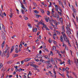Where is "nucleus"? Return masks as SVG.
I'll return each instance as SVG.
<instances>
[{"mask_svg": "<svg viewBox=\"0 0 78 78\" xmlns=\"http://www.w3.org/2000/svg\"><path fill=\"white\" fill-rule=\"evenodd\" d=\"M7 53V50H6L5 51H4L2 55V57H5L6 56Z\"/></svg>", "mask_w": 78, "mask_h": 78, "instance_id": "1", "label": "nucleus"}, {"mask_svg": "<svg viewBox=\"0 0 78 78\" xmlns=\"http://www.w3.org/2000/svg\"><path fill=\"white\" fill-rule=\"evenodd\" d=\"M71 31H72V30H70V31L68 30V31L66 32V33L67 34L68 36H69V37H70V34H71Z\"/></svg>", "mask_w": 78, "mask_h": 78, "instance_id": "2", "label": "nucleus"}, {"mask_svg": "<svg viewBox=\"0 0 78 78\" xmlns=\"http://www.w3.org/2000/svg\"><path fill=\"white\" fill-rule=\"evenodd\" d=\"M63 38L64 39V42H67V41L69 40V39L67 38V36H64Z\"/></svg>", "mask_w": 78, "mask_h": 78, "instance_id": "3", "label": "nucleus"}, {"mask_svg": "<svg viewBox=\"0 0 78 78\" xmlns=\"http://www.w3.org/2000/svg\"><path fill=\"white\" fill-rule=\"evenodd\" d=\"M16 49H15V52L17 53L19 52V50H18V45H16Z\"/></svg>", "mask_w": 78, "mask_h": 78, "instance_id": "4", "label": "nucleus"}, {"mask_svg": "<svg viewBox=\"0 0 78 78\" xmlns=\"http://www.w3.org/2000/svg\"><path fill=\"white\" fill-rule=\"evenodd\" d=\"M51 61L52 64H55V61L53 60V58H51Z\"/></svg>", "mask_w": 78, "mask_h": 78, "instance_id": "5", "label": "nucleus"}, {"mask_svg": "<svg viewBox=\"0 0 78 78\" xmlns=\"http://www.w3.org/2000/svg\"><path fill=\"white\" fill-rule=\"evenodd\" d=\"M37 57H38V58H42V55L38 54V55H37Z\"/></svg>", "mask_w": 78, "mask_h": 78, "instance_id": "6", "label": "nucleus"}, {"mask_svg": "<svg viewBox=\"0 0 78 78\" xmlns=\"http://www.w3.org/2000/svg\"><path fill=\"white\" fill-rule=\"evenodd\" d=\"M30 60V58H27L23 60L24 62H27V61H29Z\"/></svg>", "mask_w": 78, "mask_h": 78, "instance_id": "7", "label": "nucleus"}, {"mask_svg": "<svg viewBox=\"0 0 78 78\" xmlns=\"http://www.w3.org/2000/svg\"><path fill=\"white\" fill-rule=\"evenodd\" d=\"M2 29L3 31H4V32H6V30H5V27L4 26V25L2 24Z\"/></svg>", "mask_w": 78, "mask_h": 78, "instance_id": "8", "label": "nucleus"}, {"mask_svg": "<svg viewBox=\"0 0 78 78\" xmlns=\"http://www.w3.org/2000/svg\"><path fill=\"white\" fill-rule=\"evenodd\" d=\"M18 56H19V55H18V54H13L12 55V57H13V58H16V57H17Z\"/></svg>", "mask_w": 78, "mask_h": 78, "instance_id": "9", "label": "nucleus"}, {"mask_svg": "<svg viewBox=\"0 0 78 78\" xmlns=\"http://www.w3.org/2000/svg\"><path fill=\"white\" fill-rule=\"evenodd\" d=\"M66 28L67 30L68 31H70V28H69V26L67 25Z\"/></svg>", "mask_w": 78, "mask_h": 78, "instance_id": "10", "label": "nucleus"}, {"mask_svg": "<svg viewBox=\"0 0 78 78\" xmlns=\"http://www.w3.org/2000/svg\"><path fill=\"white\" fill-rule=\"evenodd\" d=\"M55 9L56 11H58V5H55Z\"/></svg>", "mask_w": 78, "mask_h": 78, "instance_id": "11", "label": "nucleus"}, {"mask_svg": "<svg viewBox=\"0 0 78 78\" xmlns=\"http://www.w3.org/2000/svg\"><path fill=\"white\" fill-rule=\"evenodd\" d=\"M60 40L62 42H63V39H62V36H61L60 37Z\"/></svg>", "mask_w": 78, "mask_h": 78, "instance_id": "12", "label": "nucleus"}, {"mask_svg": "<svg viewBox=\"0 0 78 78\" xmlns=\"http://www.w3.org/2000/svg\"><path fill=\"white\" fill-rule=\"evenodd\" d=\"M65 32H62V34H63V37H64V36H66V34H65L64 33Z\"/></svg>", "mask_w": 78, "mask_h": 78, "instance_id": "13", "label": "nucleus"}, {"mask_svg": "<svg viewBox=\"0 0 78 78\" xmlns=\"http://www.w3.org/2000/svg\"><path fill=\"white\" fill-rule=\"evenodd\" d=\"M37 29L36 28L35 29H33V32H36L37 31Z\"/></svg>", "mask_w": 78, "mask_h": 78, "instance_id": "14", "label": "nucleus"}, {"mask_svg": "<svg viewBox=\"0 0 78 78\" xmlns=\"http://www.w3.org/2000/svg\"><path fill=\"white\" fill-rule=\"evenodd\" d=\"M33 67L36 69H37V68H38V66L36 65H34Z\"/></svg>", "mask_w": 78, "mask_h": 78, "instance_id": "15", "label": "nucleus"}, {"mask_svg": "<svg viewBox=\"0 0 78 78\" xmlns=\"http://www.w3.org/2000/svg\"><path fill=\"white\" fill-rule=\"evenodd\" d=\"M21 11L22 12V13L23 14H25V11H24V10H23V9H21Z\"/></svg>", "mask_w": 78, "mask_h": 78, "instance_id": "16", "label": "nucleus"}, {"mask_svg": "<svg viewBox=\"0 0 78 78\" xmlns=\"http://www.w3.org/2000/svg\"><path fill=\"white\" fill-rule=\"evenodd\" d=\"M62 31L63 32H65V30H64V26H62Z\"/></svg>", "mask_w": 78, "mask_h": 78, "instance_id": "17", "label": "nucleus"}, {"mask_svg": "<svg viewBox=\"0 0 78 78\" xmlns=\"http://www.w3.org/2000/svg\"><path fill=\"white\" fill-rule=\"evenodd\" d=\"M3 67V64L2 63H0V69Z\"/></svg>", "mask_w": 78, "mask_h": 78, "instance_id": "18", "label": "nucleus"}, {"mask_svg": "<svg viewBox=\"0 0 78 78\" xmlns=\"http://www.w3.org/2000/svg\"><path fill=\"white\" fill-rule=\"evenodd\" d=\"M56 50V47L55 46H53V49H52V50Z\"/></svg>", "mask_w": 78, "mask_h": 78, "instance_id": "19", "label": "nucleus"}, {"mask_svg": "<svg viewBox=\"0 0 78 78\" xmlns=\"http://www.w3.org/2000/svg\"><path fill=\"white\" fill-rule=\"evenodd\" d=\"M45 19V20H46V22H48V20H49V17H48V18L46 19Z\"/></svg>", "mask_w": 78, "mask_h": 78, "instance_id": "20", "label": "nucleus"}, {"mask_svg": "<svg viewBox=\"0 0 78 78\" xmlns=\"http://www.w3.org/2000/svg\"><path fill=\"white\" fill-rule=\"evenodd\" d=\"M27 25L29 27L31 28V24L30 23H28L27 24Z\"/></svg>", "mask_w": 78, "mask_h": 78, "instance_id": "21", "label": "nucleus"}, {"mask_svg": "<svg viewBox=\"0 0 78 78\" xmlns=\"http://www.w3.org/2000/svg\"><path fill=\"white\" fill-rule=\"evenodd\" d=\"M49 62H50V61H47V62H46L45 63L47 64H50Z\"/></svg>", "mask_w": 78, "mask_h": 78, "instance_id": "22", "label": "nucleus"}, {"mask_svg": "<svg viewBox=\"0 0 78 78\" xmlns=\"http://www.w3.org/2000/svg\"><path fill=\"white\" fill-rule=\"evenodd\" d=\"M24 17L25 20H28V18L27 17V16H24Z\"/></svg>", "mask_w": 78, "mask_h": 78, "instance_id": "23", "label": "nucleus"}, {"mask_svg": "<svg viewBox=\"0 0 78 78\" xmlns=\"http://www.w3.org/2000/svg\"><path fill=\"white\" fill-rule=\"evenodd\" d=\"M42 25H43V27L44 28H46L47 27V26L46 25H45L44 23H42Z\"/></svg>", "mask_w": 78, "mask_h": 78, "instance_id": "24", "label": "nucleus"}, {"mask_svg": "<svg viewBox=\"0 0 78 78\" xmlns=\"http://www.w3.org/2000/svg\"><path fill=\"white\" fill-rule=\"evenodd\" d=\"M34 12H35V13H36V14H38L39 13V12H37V11L36 10H35L34 11Z\"/></svg>", "mask_w": 78, "mask_h": 78, "instance_id": "25", "label": "nucleus"}, {"mask_svg": "<svg viewBox=\"0 0 78 78\" xmlns=\"http://www.w3.org/2000/svg\"><path fill=\"white\" fill-rule=\"evenodd\" d=\"M19 47L21 48H22V44H20Z\"/></svg>", "mask_w": 78, "mask_h": 78, "instance_id": "26", "label": "nucleus"}, {"mask_svg": "<svg viewBox=\"0 0 78 78\" xmlns=\"http://www.w3.org/2000/svg\"><path fill=\"white\" fill-rule=\"evenodd\" d=\"M52 22H54L55 23H57V21L56 20H52Z\"/></svg>", "mask_w": 78, "mask_h": 78, "instance_id": "27", "label": "nucleus"}, {"mask_svg": "<svg viewBox=\"0 0 78 78\" xmlns=\"http://www.w3.org/2000/svg\"><path fill=\"white\" fill-rule=\"evenodd\" d=\"M68 62H69V65H71V63H70V59H69L68 61Z\"/></svg>", "mask_w": 78, "mask_h": 78, "instance_id": "28", "label": "nucleus"}, {"mask_svg": "<svg viewBox=\"0 0 78 78\" xmlns=\"http://www.w3.org/2000/svg\"><path fill=\"white\" fill-rule=\"evenodd\" d=\"M0 16H1V17L2 18H3L4 17V16H3V13H2L1 14V13L0 14Z\"/></svg>", "mask_w": 78, "mask_h": 78, "instance_id": "29", "label": "nucleus"}, {"mask_svg": "<svg viewBox=\"0 0 78 78\" xmlns=\"http://www.w3.org/2000/svg\"><path fill=\"white\" fill-rule=\"evenodd\" d=\"M22 4V6H21V7L23 8V9H24V8H25V6L22 5V4Z\"/></svg>", "mask_w": 78, "mask_h": 78, "instance_id": "30", "label": "nucleus"}, {"mask_svg": "<svg viewBox=\"0 0 78 78\" xmlns=\"http://www.w3.org/2000/svg\"><path fill=\"white\" fill-rule=\"evenodd\" d=\"M12 14H13V13H11L10 14V17L11 18H12Z\"/></svg>", "mask_w": 78, "mask_h": 78, "instance_id": "31", "label": "nucleus"}, {"mask_svg": "<svg viewBox=\"0 0 78 78\" xmlns=\"http://www.w3.org/2000/svg\"><path fill=\"white\" fill-rule=\"evenodd\" d=\"M36 17H37V18L38 17H41V16H40L38 15H36Z\"/></svg>", "mask_w": 78, "mask_h": 78, "instance_id": "32", "label": "nucleus"}, {"mask_svg": "<svg viewBox=\"0 0 78 78\" xmlns=\"http://www.w3.org/2000/svg\"><path fill=\"white\" fill-rule=\"evenodd\" d=\"M66 73H67V74H66L67 76H68V78H69V74H68V73H69V72Z\"/></svg>", "mask_w": 78, "mask_h": 78, "instance_id": "33", "label": "nucleus"}, {"mask_svg": "<svg viewBox=\"0 0 78 78\" xmlns=\"http://www.w3.org/2000/svg\"><path fill=\"white\" fill-rule=\"evenodd\" d=\"M53 17H55V18H56V14H54L53 15H52Z\"/></svg>", "mask_w": 78, "mask_h": 78, "instance_id": "34", "label": "nucleus"}, {"mask_svg": "<svg viewBox=\"0 0 78 78\" xmlns=\"http://www.w3.org/2000/svg\"><path fill=\"white\" fill-rule=\"evenodd\" d=\"M50 65H49V67H50V68H51V69L52 68V65H51V64H49Z\"/></svg>", "mask_w": 78, "mask_h": 78, "instance_id": "35", "label": "nucleus"}, {"mask_svg": "<svg viewBox=\"0 0 78 78\" xmlns=\"http://www.w3.org/2000/svg\"><path fill=\"white\" fill-rule=\"evenodd\" d=\"M50 55H51V56H53V53L52 52V51H51L50 52Z\"/></svg>", "mask_w": 78, "mask_h": 78, "instance_id": "36", "label": "nucleus"}, {"mask_svg": "<svg viewBox=\"0 0 78 78\" xmlns=\"http://www.w3.org/2000/svg\"><path fill=\"white\" fill-rule=\"evenodd\" d=\"M60 21L62 23V22H63L62 18V17L60 18Z\"/></svg>", "mask_w": 78, "mask_h": 78, "instance_id": "37", "label": "nucleus"}, {"mask_svg": "<svg viewBox=\"0 0 78 78\" xmlns=\"http://www.w3.org/2000/svg\"><path fill=\"white\" fill-rule=\"evenodd\" d=\"M23 9L24 10L25 12H27V9H26V8Z\"/></svg>", "mask_w": 78, "mask_h": 78, "instance_id": "38", "label": "nucleus"}, {"mask_svg": "<svg viewBox=\"0 0 78 78\" xmlns=\"http://www.w3.org/2000/svg\"><path fill=\"white\" fill-rule=\"evenodd\" d=\"M50 12L49 11H47V15H50Z\"/></svg>", "mask_w": 78, "mask_h": 78, "instance_id": "39", "label": "nucleus"}, {"mask_svg": "<svg viewBox=\"0 0 78 78\" xmlns=\"http://www.w3.org/2000/svg\"><path fill=\"white\" fill-rule=\"evenodd\" d=\"M50 4L48 6V7H50V6H51V2H50Z\"/></svg>", "mask_w": 78, "mask_h": 78, "instance_id": "40", "label": "nucleus"}, {"mask_svg": "<svg viewBox=\"0 0 78 78\" xmlns=\"http://www.w3.org/2000/svg\"><path fill=\"white\" fill-rule=\"evenodd\" d=\"M34 59L36 61H37V62H39V59H36V58H34Z\"/></svg>", "mask_w": 78, "mask_h": 78, "instance_id": "41", "label": "nucleus"}, {"mask_svg": "<svg viewBox=\"0 0 78 78\" xmlns=\"http://www.w3.org/2000/svg\"><path fill=\"white\" fill-rule=\"evenodd\" d=\"M53 73H54L55 75H56V72L55 71L54 69H53Z\"/></svg>", "mask_w": 78, "mask_h": 78, "instance_id": "42", "label": "nucleus"}, {"mask_svg": "<svg viewBox=\"0 0 78 78\" xmlns=\"http://www.w3.org/2000/svg\"><path fill=\"white\" fill-rule=\"evenodd\" d=\"M48 34L50 35V36H52V35H51V33L50 32H49L48 33Z\"/></svg>", "mask_w": 78, "mask_h": 78, "instance_id": "43", "label": "nucleus"}, {"mask_svg": "<svg viewBox=\"0 0 78 78\" xmlns=\"http://www.w3.org/2000/svg\"><path fill=\"white\" fill-rule=\"evenodd\" d=\"M16 11H17V12L18 14H19V10L17 9H16Z\"/></svg>", "mask_w": 78, "mask_h": 78, "instance_id": "44", "label": "nucleus"}, {"mask_svg": "<svg viewBox=\"0 0 78 78\" xmlns=\"http://www.w3.org/2000/svg\"><path fill=\"white\" fill-rule=\"evenodd\" d=\"M47 67V68L48 69H49V65H46Z\"/></svg>", "mask_w": 78, "mask_h": 78, "instance_id": "45", "label": "nucleus"}, {"mask_svg": "<svg viewBox=\"0 0 78 78\" xmlns=\"http://www.w3.org/2000/svg\"><path fill=\"white\" fill-rule=\"evenodd\" d=\"M45 58H46V59H48V56L47 55H45L44 56Z\"/></svg>", "mask_w": 78, "mask_h": 78, "instance_id": "46", "label": "nucleus"}, {"mask_svg": "<svg viewBox=\"0 0 78 78\" xmlns=\"http://www.w3.org/2000/svg\"><path fill=\"white\" fill-rule=\"evenodd\" d=\"M56 32H57L58 34H60V32H59V31H57Z\"/></svg>", "mask_w": 78, "mask_h": 78, "instance_id": "47", "label": "nucleus"}, {"mask_svg": "<svg viewBox=\"0 0 78 78\" xmlns=\"http://www.w3.org/2000/svg\"><path fill=\"white\" fill-rule=\"evenodd\" d=\"M54 9H53L52 10V12L53 14V13H54L55 11L54 10H53Z\"/></svg>", "mask_w": 78, "mask_h": 78, "instance_id": "48", "label": "nucleus"}, {"mask_svg": "<svg viewBox=\"0 0 78 78\" xmlns=\"http://www.w3.org/2000/svg\"><path fill=\"white\" fill-rule=\"evenodd\" d=\"M49 23H50L51 25L53 24V23L51 22V20H50Z\"/></svg>", "mask_w": 78, "mask_h": 78, "instance_id": "49", "label": "nucleus"}, {"mask_svg": "<svg viewBox=\"0 0 78 78\" xmlns=\"http://www.w3.org/2000/svg\"><path fill=\"white\" fill-rule=\"evenodd\" d=\"M67 42H68V43L69 45V46H71L70 45V43H69V40L67 41Z\"/></svg>", "mask_w": 78, "mask_h": 78, "instance_id": "50", "label": "nucleus"}, {"mask_svg": "<svg viewBox=\"0 0 78 78\" xmlns=\"http://www.w3.org/2000/svg\"><path fill=\"white\" fill-rule=\"evenodd\" d=\"M42 62L43 63H45L46 61L44 60H43Z\"/></svg>", "mask_w": 78, "mask_h": 78, "instance_id": "51", "label": "nucleus"}, {"mask_svg": "<svg viewBox=\"0 0 78 78\" xmlns=\"http://www.w3.org/2000/svg\"><path fill=\"white\" fill-rule=\"evenodd\" d=\"M14 47H15V46H14V45L12 47V48H11V49H13V50H14Z\"/></svg>", "mask_w": 78, "mask_h": 78, "instance_id": "52", "label": "nucleus"}, {"mask_svg": "<svg viewBox=\"0 0 78 78\" xmlns=\"http://www.w3.org/2000/svg\"><path fill=\"white\" fill-rule=\"evenodd\" d=\"M46 30H48V31H49V30H50V29H48V27H46Z\"/></svg>", "mask_w": 78, "mask_h": 78, "instance_id": "53", "label": "nucleus"}, {"mask_svg": "<svg viewBox=\"0 0 78 78\" xmlns=\"http://www.w3.org/2000/svg\"><path fill=\"white\" fill-rule=\"evenodd\" d=\"M43 45L44 46V48H45V47H46V46H45V44L44 43H43Z\"/></svg>", "mask_w": 78, "mask_h": 78, "instance_id": "54", "label": "nucleus"}, {"mask_svg": "<svg viewBox=\"0 0 78 78\" xmlns=\"http://www.w3.org/2000/svg\"><path fill=\"white\" fill-rule=\"evenodd\" d=\"M49 43H51V40L49 39L48 40Z\"/></svg>", "mask_w": 78, "mask_h": 78, "instance_id": "55", "label": "nucleus"}, {"mask_svg": "<svg viewBox=\"0 0 78 78\" xmlns=\"http://www.w3.org/2000/svg\"><path fill=\"white\" fill-rule=\"evenodd\" d=\"M3 77H4V74H2V76L1 78H3Z\"/></svg>", "mask_w": 78, "mask_h": 78, "instance_id": "56", "label": "nucleus"}, {"mask_svg": "<svg viewBox=\"0 0 78 78\" xmlns=\"http://www.w3.org/2000/svg\"><path fill=\"white\" fill-rule=\"evenodd\" d=\"M38 23H39V24H41V25H42V23L41 22H38Z\"/></svg>", "mask_w": 78, "mask_h": 78, "instance_id": "57", "label": "nucleus"}, {"mask_svg": "<svg viewBox=\"0 0 78 78\" xmlns=\"http://www.w3.org/2000/svg\"><path fill=\"white\" fill-rule=\"evenodd\" d=\"M62 70H63V71L64 72V71H65L66 69H65L64 68H63L62 69Z\"/></svg>", "mask_w": 78, "mask_h": 78, "instance_id": "58", "label": "nucleus"}, {"mask_svg": "<svg viewBox=\"0 0 78 78\" xmlns=\"http://www.w3.org/2000/svg\"><path fill=\"white\" fill-rule=\"evenodd\" d=\"M2 39H4V40H5V36L2 37Z\"/></svg>", "mask_w": 78, "mask_h": 78, "instance_id": "59", "label": "nucleus"}, {"mask_svg": "<svg viewBox=\"0 0 78 78\" xmlns=\"http://www.w3.org/2000/svg\"><path fill=\"white\" fill-rule=\"evenodd\" d=\"M14 50V49H11V50L10 51V53H11L12 52V51Z\"/></svg>", "mask_w": 78, "mask_h": 78, "instance_id": "60", "label": "nucleus"}, {"mask_svg": "<svg viewBox=\"0 0 78 78\" xmlns=\"http://www.w3.org/2000/svg\"><path fill=\"white\" fill-rule=\"evenodd\" d=\"M44 50H46V51H48V49L47 48L44 49Z\"/></svg>", "mask_w": 78, "mask_h": 78, "instance_id": "61", "label": "nucleus"}, {"mask_svg": "<svg viewBox=\"0 0 78 78\" xmlns=\"http://www.w3.org/2000/svg\"><path fill=\"white\" fill-rule=\"evenodd\" d=\"M29 75H31V71H29V73H28V75H29Z\"/></svg>", "mask_w": 78, "mask_h": 78, "instance_id": "62", "label": "nucleus"}, {"mask_svg": "<svg viewBox=\"0 0 78 78\" xmlns=\"http://www.w3.org/2000/svg\"><path fill=\"white\" fill-rule=\"evenodd\" d=\"M41 12H42V13H44V10H43L41 9Z\"/></svg>", "mask_w": 78, "mask_h": 78, "instance_id": "63", "label": "nucleus"}, {"mask_svg": "<svg viewBox=\"0 0 78 78\" xmlns=\"http://www.w3.org/2000/svg\"><path fill=\"white\" fill-rule=\"evenodd\" d=\"M53 43H54L55 44H56V42L55 41H53Z\"/></svg>", "mask_w": 78, "mask_h": 78, "instance_id": "64", "label": "nucleus"}]
</instances>
